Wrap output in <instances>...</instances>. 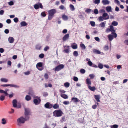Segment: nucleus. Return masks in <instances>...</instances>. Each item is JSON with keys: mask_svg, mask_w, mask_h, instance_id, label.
I'll use <instances>...</instances> for the list:
<instances>
[{"mask_svg": "<svg viewBox=\"0 0 128 128\" xmlns=\"http://www.w3.org/2000/svg\"><path fill=\"white\" fill-rule=\"evenodd\" d=\"M56 10L54 9H53L49 10L48 11V20H51L53 18L54 14L56 12Z\"/></svg>", "mask_w": 128, "mask_h": 128, "instance_id": "nucleus-1", "label": "nucleus"}, {"mask_svg": "<svg viewBox=\"0 0 128 128\" xmlns=\"http://www.w3.org/2000/svg\"><path fill=\"white\" fill-rule=\"evenodd\" d=\"M53 115L55 117H60L62 116L63 114L62 110H56L53 112Z\"/></svg>", "mask_w": 128, "mask_h": 128, "instance_id": "nucleus-2", "label": "nucleus"}, {"mask_svg": "<svg viewBox=\"0 0 128 128\" xmlns=\"http://www.w3.org/2000/svg\"><path fill=\"white\" fill-rule=\"evenodd\" d=\"M27 118L25 117L24 118L23 116H21L18 119L17 122L18 123L24 124L26 121L29 120V117H27Z\"/></svg>", "mask_w": 128, "mask_h": 128, "instance_id": "nucleus-3", "label": "nucleus"}, {"mask_svg": "<svg viewBox=\"0 0 128 128\" xmlns=\"http://www.w3.org/2000/svg\"><path fill=\"white\" fill-rule=\"evenodd\" d=\"M24 115L25 116V117L26 118H27V117H28L29 119L30 117L28 116V115H30V110L29 108H24Z\"/></svg>", "mask_w": 128, "mask_h": 128, "instance_id": "nucleus-4", "label": "nucleus"}, {"mask_svg": "<svg viewBox=\"0 0 128 128\" xmlns=\"http://www.w3.org/2000/svg\"><path fill=\"white\" fill-rule=\"evenodd\" d=\"M110 31L112 32V34L114 35L115 38H116L117 36V35L116 33L114 32H115V30H114V28L112 25L110 26Z\"/></svg>", "mask_w": 128, "mask_h": 128, "instance_id": "nucleus-5", "label": "nucleus"}, {"mask_svg": "<svg viewBox=\"0 0 128 128\" xmlns=\"http://www.w3.org/2000/svg\"><path fill=\"white\" fill-rule=\"evenodd\" d=\"M35 98H38V100L37 99H34L33 100L34 102L35 105H38L41 102L40 99V97L38 96H36Z\"/></svg>", "mask_w": 128, "mask_h": 128, "instance_id": "nucleus-6", "label": "nucleus"}, {"mask_svg": "<svg viewBox=\"0 0 128 128\" xmlns=\"http://www.w3.org/2000/svg\"><path fill=\"white\" fill-rule=\"evenodd\" d=\"M64 67V65L63 64H60L56 66L54 68L55 71H58L63 69Z\"/></svg>", "mask_w": 128, "mask_h": 128, "instance_id": "nucleus-7", "label": "nucleus"}, {"mask_svg": "<svg viewBox=\"0 0 128 128\" xmlns=\"http://www.w3.org/2000/svg\"><path fill=\"white\" fill-rule=\"evenodd\" d=\"M45 107L47 108L50 109L52 107V104H50L49 102H46L44 105Z\"/></svg>", "mask_w": 128, "mask_h": 128, "instance_id": "nucleus-8", "label": "nucleus"}, {"mask_svg": "<svg viewBox=\"0 0 128 128\" xmlns=\"http://www.w3.org/2000/svg\"><path fill=\"white\" fill-rule=\"evenodd\" d=\"M43 63L42 62H38L36 64V67L37 68L40 70H42L43 69V68H38V67H42L43 66Z\"/></svg>", "mask_w": 128, "mask_h": 128, "instance_id": "nucleus-9", "label": "nucleus"}, {"mask_svg": "<svg viewBox=\"0 0 128 128\" xmlns=\"http://www.w3.org/2000/svg\"><path fill=\"white\" fill-rule=\"evenodd\" d=\"M1 86H3V87L10 86L11 87H14V88H17L18 87V86H16L14 84H2V85H1Z\"/></svg>", "mask_w": 128, "mask_h": 128, "instance_id": "nucleus-10", "label": "nucleus"}, {"mask_svg": "<svg viewBox=\"0 0 128 128\" xmlns=\"http://www.w3.org/2000/svg\"><path fill=\"white\" fill-rule=\"evenodd\" d=\"M69 37V34H67L65 35L62 38V40L63 41H65L67 40Z\"/></svg>", "mask_w": 128, "mask_h": 128, "instance_id": "nucleus-11", "label": "nucleus"}, {"mask_svg": "<svg viewBox=\"0 0 128 128\" xmlns=\"http://www.w3.org/2000/svg\"><path fill=\"white\" fill-rule=\"evenodd\" d=\"M102 16L104 18V20L108 19L109 18V16L105 12L103 14Z\"/></svg>", "mask_w": 128, "mask_h": 128, "instance_id": "nucleus-12", "label": "nucleus"}, {"mask_svg": "<svg viewBox=\"0 0 128 128\" xmlns=\"http://www.w3.org/2000/svg\"><path fill=\"white\" fill-rule=\"evenodd\" d=\"M94 98L97 102H100V95L97 94L94 95Z\"/></svg>", "mask_w": 128, "mask_h": 128, "instance_id": "nucleus-13", "label": "nucleus"}, {"mask_svg": "<svg viewBox=\"0 0 128 128\" xmlns=\"http://www.w3.org/2000/svg\"><path fill=\"white\" fill-rule=\"evenodd\" d=\"M88 87L90 90L92 91H94L96 89V88L94 86L92 87L90 85H88Z\"/></svg>", "mask_w": 128, "mask_h": 128, "instance_id": "nucleus-14", "label": "nucleus"}, {"mask_svg": "<svg viewBox=\"0 0 128 128\" xmlns=\"http://www.w3.org/2000/svg\"><path fill=\"white\" fill-rule=\"evenodd\" d=\"M12 104L14 108L17 107V101L16 99L12 101Z\"/></svg>", "mask_w": 128, "mask_h": 128, "instance_id": "nucleus-15", "label": "nucleus"}, {"mask_svg": "<svg viewBox=\"0 0 128 128\" xmlns=\"http://www.w3.org/2000/svg\"><path fill=\"white\" fill-rule=\"evenodd\" d=\"M64 48H65V47H66L67 48H68V49H65L64 50V52L65 53H68L69 52V48L70 47V46H64Z\"/></svg>", "mask_w": 128, "mask_h": 128, "instance_id": "nucleus-16", "label": "nucleus"}, {"mask_svg": "<svg viewBox=\"0 0 128 128\" xmlns=\"http://www.w3.org/2000/svg\"><path fill=\"white\" fill-rule=\"evenodd\" d=\"M14 38L12 37H10L8 38V40L10 43H12L14 42Z\"/></svg>", "mask_w": 128, "mask_h": 128, "instance_id": "nucleus-17", "label": "nucleus"}, {"mask_svg": "<svg viewBox=\"0 0 128 128\" xmlns=\"http://www.w3.org/2000/svg\"><path fill=\"white\" fill-rule=\"evenodd\" d=\"M93 52L96 54H100L101 53L98 50L94 49L93 50Z\"/></svg>", "mask_w": 128, "mask_h": 128, "instance_id": "nucleus-18", "label": "nucleus"}, {"mask_svg": "<svg viewBox=\"0 0 128 128\" xmlns=\"http://www.w3.org/2000/svg\"><path fill=\"white\" fill-rule=\"evenodd\" d=\"M62 19L64 20H67L68 19V17L65 14H63L62 16Z\"/></svg>", "mask_w": 128, "mask_h": 128, "instance_id": "nucleus-19", "label": "nucleus"}, {"mask_svg": "<svg viewBox=\"0 0 128 128\" xmlns=\"http://www.w3.org/2000/svg\"><path fill=\"white\" fill-rule=\"evenodd\" d=\"M52 107L55 109H58L59 108V106L58 104L56 103L54 105H52Z\"/></svg>", "mask_w": 128, "mask_h": 128, "instance_id": "nucleus-20", "label": "nucleus"}, {"mask_svg": "<svg viewBox=\"0 0 128 128\" xmlns=\"http://www.w3.org/2000/svg\"><path fill=\"white\" fill-rule=\"evenodd\" d=\"M86 84L88 85H90L91 84V82L90 79L87 78L86 79Z\"/></svg>", "mask_w": 128, "mask_h": 128, "instance_id": "nucleus-21", "label": "nucleus"}, {"mask_svg": "<svg viewBox=\"0 0 128 128\" xmlns=\"http://www.w3.org/2000/svg\"><path fill=\"white\" fill-rule=\"evenodd\" d=\"M60 96L62 98L64 99H67L68 98V96L64 94H61Z\"/></svg>", "mask_w": 128, "mask_h": 128, "instance_id": "nucleus-22", "label": "nucleus"}, {"mask_svg": "<svg viewBox=\"0 0 128 128\" xmlns=\"http://www.w3.org/2000/svg\"><path fill=\"white\" fill-rule=\"evenodd\" d=\"M106 23V21L102 22L100 24V26L104 28L105 26V24Z\"/></svg>", "mask_w": 128, "mask_h": 128, "instance_id": "nucleus-23", "label": "nucleus"}, {"mask_svg": "<svg viewBox=\"0 0 128 128\" xmlns=\"http://www.w3.org/2000/svg\"><path fill=\"white\" fill-rule=\"evenodd\" d=\"M25 99L27 101H29L31 100V98L30 96L27 95L26 96Z\"/></svg>", "mask_w": 128, "mask_h": 128, "instance_id": "nucleus-24", "label": "nucleus"}, {"mask_svg": "<svg viewBox=\"0 0 128 128\" xmlns=\"http://www.w3.org/2000/svg\"><path fill=\"white\" fill-rule=\"evenodd\" d=\"M102 2L104 5L109 4V2L108 0H103Z\"/></svg>", "mask_w": 128, "mask_h": 128, "instance_id": "nucleus-25", "label": "nucleus"}, {"mask_svg": "<svg viewBox=\"0 0 128 128\" xmlns=\"http://www.w3.org/2000/svg\"><path fill=\"white\" fill-rule=\"evenodd\" d=\"M41 48V46L39 44H36L35 46L37 50H40Z\"/></svg>", "mask_w": 128, "mask_h": 128, "instance_id": "nucleus-26", "label": "nucleus"}, {"mask_svg": "<svg viewBox=\"0 0 128 128\" xmlns=\"http://www.w3.org/2000/svg\"><path fill=\"white\" fill-rule=\"evenodd\" d=\"M108 40L110 41H112L114 38L113 36L110 34L108 35Z\"/></svg>", "mask_w": 128, "mask_h": 128, "instance_id": "nucleus-27", "label": "nucleus"}, {"mask_svg": "<svg viewBox=\"0 0 128 128\" xmlns=\"http://www.w3.org/2000/svg\"><path fill=\"white\" fill-rule=\"evenodd\" d=\"M111 7L110 6H108L106 8V10L108 12H111Z\"/></svg>", "mask_w": 128, "mask_h": 128, "instance_id": "nucleus-28", "label": "nucleus"}, {"mask_svg": "<svg viewBox=\"0 0 128 128\" xmlns=\"http://www.w3.org/2000/svg\"><path fill=\"white\" fill-rule=\"evenodd\" d=\"M20 25L22 26H25L27 25V24L25 22L23 21L20 22Z\"/></svg>", "mask_w": 128, "mask_h": 128, "instance_id": "nucleus-29", "label": "nucleus"}, {"mask_svg": "<svg viewBox=\"0 0 128 128\" xmlns=\"http://www.w3.org/2000/svg\"><path fill=\"white\" fill-rule=\"evenodd\" d=\"M70 9L72 11H74L75 10V8L74 6L72 4H70Z\"/></svg>", "mask_w": 128, "mask_h": 128, "instance_id": "nucleus-30", "label": "nucleus"}, {"mask_svg": "<svg viewBox=\"0 0 128 128\" xmlns=\"http://www.w3.org/2000/svg\"><path fill=\"white\" fill-rule=\"evenodd\" d=\"M72 100L74 102H78V99L76 98L73 97L72 98Z\"/></svg>", "mask_w": 128, "mask_h": 128, "instance_id": "nucleus-31", "label": "nucleus"}, {"mask_svg": "<svg viewBox=\"0 0 128 128\" xmlns=\"http://www.w3.org/2000/svg\"><path fill=\"white\" fill-rule=\"evenodd\" d=\"M74 44H75L74 45H72L71 46L72 48L73 49H76L78 47L77 44L74 43Z\"/></svg>", "mask_w": 128, "mask_h": 128, "instance_id": "nucleus-32", "label": "nucleus"}, {"mask_svg": "<svg viewBox=\"0 0 128 128\" xmlns=\"http://www.w3.org/2000/svg\"><path fill=\"white\" fill-rule=\"evenodd\" d=\"M80 46L82 49L85 50L86 49V46L83 44H80Z\"/></svg>", "mask_w": 128, "mask_h": 128, "instance_id": "nucleus-33", "label": "nucleus"}, {"mask_svg": "<svg viewBox=\"0 0 128 128\" xmlns=\"http://www.w3.org/2000/svg\"><path fill=\"white\" fill-rule=\"evenodd\" d=\"M73 54L74 56L76 57L78 56V52L76 51H75L74 52Z\"/></svg>", "mask_w": 128, "mask_h": 128, "instance_id": "nucleus-34", "label": "nucleus"}, {"mask_svg": "<svg viewBox=\"0 0 128 128\" xmlns=\"http://www.w3.org/2000/svg\"><path fill=\"white\" fill-rule=\"evenodd\" d=\"M100 22H101L103 21L104 20V18L102 16H100L98 18Z\"/></svg>", "mask_w": 128, "mask_h": 128, "instance_id": "nucleus-35", "label": "nucleus"}, {"mask_svg": "<svg viewBox=\"0 0 128 128\" xmlns=\"http://www.w3.org/2000/svg\"><path fill=\"white\" fill-rule=\"evenodd\" d=\"M70 84L68 82H66L64 84V86L66 88L69 87L70 86Z\"/></svg>", "mask_w": 128, "mask_h": 128, "instance_id": "nucleus-36", "label": "nucleus"}, {"mask_svg": "<svg viewBox=\"0 0 128 128\" xmlns=\"http://www.w3.org/2000/svg\"><path fill=\"white\" fill-rule=\"evenodd\" d=\"M6 123V120L4 118L2 119V123L4 124H5Z\"/></svg>", "mask_w": 128, "mask_h": 128, "instance_id": "nucleus-37", "label": "nucleus"}, {"mask_svg": "<svg viewBox=\"0 0 128 128\" xmlns=\"http://www.w3.org/2000/svg\"><path fill=\"white\" fill-rule=\"evenodd\" d=\"M92 11V10L90 8L86 9L85 11V12L87 13H89L90 12Z\"/></svg>", "mask_w": 128, "mask_h": 128, "instance_id": "nucleus-38", "label": "nucleus"}, {"mask_svg": "<svg viewBox=\"0 0 128 128\" xmlns=\"http://www.w3.org/2000/svg\"><path fill=\"white\" fill-rule=\"evenodd\" d=\"M90 23L91 26L93 27L95 26V22L94 21H90Z\"/></svg>", "mask_w": 128, "mask_h": 128, "instance_id": "nucleus-39", "label": "nucleus"}, {"mask_svg": "<svg viewBox=\"0 0 128 128\" xmlns=\"http://www.w3.org/2000/svg\"><path fill=\"white\" fill-rule=\"evenodd\" d=\"M5 98V96L3 95H2L0 96V100L1 101H3L4 100Z\"/></svg>", "mask_w": 128, "mask_h": 128, "instance_id": "nucleus-40", "label": "nucleus"}, {"mask_svg": "<svg viewBox=\"0 0 128 128\" xmlns=\"http://www.w3.org/2000/svg\"><path fill=\"white\" fill-rule=\"evenodd\" d=\"M112 24L114 26H116L118 24V22H116L114 21L112 22Z\"/></svg>", "mask_w": 128, "mask_h": 128, "instance_id": "nucleus-41", "label": "nucleus"}, {"mask_svg": "<svg viewBox=\"0 0 128 128\" xmlns=\"http://www.w3.org/2000/svg\"><path fill=\"white\" fill-rule=\"evenodd\" d=\"M44 77L45 78V79L46 80L48 79L49 76L48 74H47L46 73L44 74Z\"/></svg>", "mask_w": 128, "mask_h": 128, "instance_id": "nucleus-42", "label": "nucleus"}, {"mask_svg": "<svg viewBox=\"0 0 128 128\" xmlns=\"http://www.w3.org/2000/svg\"><path fill=\"white\" fill-rule=\"evenodd\" d=\"M1 81L2 82H6L8 81V80L7 79L5 78H2L1 79Z\"/></svg>", "mask_w": 128, "mask_h": 128, "instance_id": "nucleus-43", "label": "nucleus"}, {"mask_svg": "<svg viewBox=\"0 0 128 128\" xmlns=\"http://www.w3.org/2000/svg\"><path fill=\"white\" fill-rule=\"evenodd\" d=\"M104 50H108V47L107 45H106L104 48Z\"/></svg>", "mask_w": 128, "mask_h": 128, "instance_id": "nucleus-44", "label": "nucleus"}, {"mask_svg": "<svg viewBox=\"0 0 128 128\" xmlns=\"http://www.w3.org/2000/svg\"><path fill=\"white\" fill-rule=\"evenodd\" d=\"M44 55L43 54H40L39 56V57L40 58H43L44 56Z\"/></svg>", "mask_w": 128, "mask_h": 128, "instance_id": "nucleus-45", "label": "nucleus"}, {"mask_svg": "<svg viewBox=\"0 0 128 128\" xmlns=\"http://www.w3.org/2000/svg\"><path fill=\"white\" fill-rule=\"evenodd\" d=\"M48 95V93L46 92H44L43 93V96L46 97Z\"/></svg>", "mask_w": 128, "mask_h": 128, "instance_id": "nucleus-46", "label": "nucleus"}, {"mask_svg": "<svg viewBox=\"0 0 128 128\" xmlns=\"http://www.w3.org/2000/svg\"><path fill=\"white\" fill-rule=\"evenodd\" d=\"M80 72L81 73L84 74L85 72V70L84 69H81L80 70Z\"/></svg>", "mask_w": 128, "mask_h": 128, "instance_id": "nucleus-47", "label": "nucleus"}, {"mask_svg": "<svg viewBox=\"0 0 128 128\" xmlns=\"http://www.w3.org/2000/svg\"><path fill=\"white\" fill-rule=\"evenodd\" d=\"M34 8L36 10L38 9L39 8V6L37 4H35L34 5Z\"/></svg>", "mask_w": 128, "mask_h": 128, "instance_id": "nucleus-48", "label": "nucleus"}, {"mask_svg": "<svg viewBox=\"0 0 128 128\" xmlns=\"http://www.w3.org/2000/svg\"><path fill=\"white\" fill-rule=\"evenodd\" d=\"M41 15L45 17L46 16V12H42L41 13Z\"/></svg>", "mask_w": 128, "mask_h": 128, "instance_id": "nucleus-49", "label": "nucleus"}, {"mask_svg": "<svg viewBox=\"0 0 128 128\" xmlns=\"http://www.w3.org/2000/svg\"><path fill=\"white\" fill-rule=\"evenodd\" d=\"M8 3L10 6H12L14 4V3L12 1H11L10 2H8Z\"/></svg>", "mask_w": 128, "mask_h": 128, "instance_id": "nucleus-50", "label": "nucleus"}, {"mask_svg": "<svg viewBox=\"0 0 128 128\" xmlns=\"http://www.w3.org/2000/svg\"><path fill=\"white\" fill-rule=\"evenodd\" d=\"M98 67L100 69H102L103 68V65L100 64H99L98 65Z\"/></svg>", "mask_w": 128, "mask_h": 128, "instance_id": "nucleus-51", "label": "nucleus"}, {"mask_svg": "<svg viewBox=\"0 0 128 128\" xmlns=\"http://www.w3.org/2000/svg\"><path fill=\"white\" fill-rule=\"evenodd\" d=\"M94 12L95 14H98V10L97 9H95L94 11Z\"/></svg>", "mask_w": 128, "mask_h": 128, "instance_id": "nucleus-52", "label": "nucleus"}, {"mask_svg": "<svg viewBox=\"0 0 128 128\" xmlns=\"http://www.w3.org/2000/svg\"><path fill=\"white\" fill-rule=\"evenodd\" d=\"M49 49V47L48 46H46L44 48V51H46L48 50Z\"/></svg>", "mask_w": 128, "mask_h": 128, "instance_id": "nucleus-53", "label": "nucleus"}, {"mask_svg": "<svg viewBox=\"0 0 128 128\" xmlns=\"http://www.w3.org/2000/svg\"><path fill=\"white\" fill-rule=\"evenodd\" d=\"M118 126L117 124H114L111 127V128H118Z\"/></svg>", "mask_w": 128, "mask_h": 128, "instance_id": "nucleus-54", "label": "nucleus"}, {"mask_svg": "<svg viewBox=\"0 0 128 128\" xmlns=\"http://www.w3.org/2000/svg\"><path fill=\"white\" fill-rule=\"evenodd\" d=\"M63 103L65 105H67L69 104V102L68 101H64Z\"/></svg>", "mask_w": 128, "mask_h": 128, "instance_id": "nucleus-55", "label": "nucleus"}, {"mask_svg": "<svg viewBox=\"0 0 128 128\" xmlns=\"http://www.w3.org/2000/svg\"><path fill=\"white\" fill-rule=\"evenodd\" d=\"M100 0H95L94 2L95 4H98L100 3Z\"/></svg>", "mask_w": 128, "mask_h": 128, "instance_id": "nucleus-56", "label": "nucleus"}, {"mask_svg": "<svg viewBox=\"0 0 128 128\" xmlns=\"http://www.w3.org/2000/svg\"><path fill=\"white\" fill-rule=\"evenodd\" d=\"M90 77L92 79H93L94 77V75L93 74H90L89 75Z\"/></svg>", "mask_w": 128, "mask_h": 128, "instance_id": "nucleus-57", "label": "nucleus"}, {"mask_svg": "<svg viewBox=\"0 0 128 128\" xmlns=\"http://www.w3.org/2000/svg\"><path fill=\"white\" fill-rule=\"evenodd\" d=\"M14 20L15 22H17L18 21V19L17 18H14Z\"/></svg>", "mask_w": 128, "mask_h": 128, "instance_id": "nucleus-58", "label": "nucleus"}, {"mask_svg": "<svg viewBox=\"0 0 128 128\" xmlns=\"http://www.w3.org/2000/svg\"><path fill=\"white\" fill-rule=\"evenodd\" d=\"M88 64L90 66H91L92 65V63L90 61H88Z\"/></svg>", "mask_w": 128, "mask_h": 128, "instance_id": "nucleus-59", "label": "nucleus"}, {"mask_svg": "<svg viewBox=\"0 0 128 128\" xmlns=\"http://www.w3.org/2000/svg\"><path fill=\"white\" fill-rule=\"evenodd\" d=\"M73 80L75 81H77L78 80V78L77 77L75 76Z\"/></svg>", "mask_w": 128, "mask_h": 128, "instance_id": "nucleus-60", "label": "nucleus"}, {"mask_svg": "<svg viewBox=\"0 0 128 128\" xmlns=\"http://www.w3.org/2000/svg\"><path fill=\"white\" fill-rule=\"evenodd\" d=\"M64 6L63 5H61L59 6V8L61 10H63L64 8Z\"/></svg>", "mask_w": 128, "mask_h": 128, "instance_id": "nucleus-61", "label": "nucleus"}, {"mask_svg": "<svg viewBox=\"0 0 128 128\" xmlns=\"http://www.w3.org/2000/svg\"><path fill=\"white\" fill-rule=\"evenodd\" d=\"M114 2L116 3L118 5H119L120 4V2L118 0H115Z\"/></svg>", "mask_w": 128, "mask_h": 128, "instance_id": "nucleus-62", "label": "nucleus"}, {"mask_svg": "<svg viewBox=\"0 0 128 128\" xmlns=\"http://www.w3.org/2000/svg\"><path fill=\"white\" fill-rule=\"evenodd\" d=\"M6 22L8 24H10L11 23V20L10 19H8L6 20Z\"/></svg>", "mask_w": 128, "mask_h": 128, "instance_id": "nucleus-63", "label": "nucleus"}, {"mask_svg": "<svg viewBox=\"0 0 128 128\" xmlns=\"http://www.w3.org/2000/svg\"><path fill=\"white\" fill-rule=\"evenodd\" d=\"M67 31H68L66 29H64L63 30L62 32L63 33L65 34L67 32Z\"/></svg>", "mask_w": 128, "mask_h": 128, "instance_id": "nucleus-64", "label": "nucleus"}]
</instances>
